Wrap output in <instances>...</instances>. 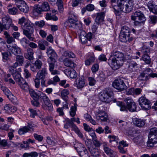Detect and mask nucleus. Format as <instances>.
Returning a JSON list of instances; mask_svg holds the SVG:
<instances>
[{"mask_svg":"<svg viewBox=\"0 0 157 157\" xmlns=\"http://www.w3.org/2000/svg\"><path fill=\"white\" fill-rule=\"evenodd\" d=\"M112 54L108 59V63L113 69L116 70L123 65L125 61V58L123 53L116 50H114Z\"/></svg>","mask_w":157,"mask_h":157,"instance_id":"nucleus-1","label":"nucleus"},{"mask_svg":"<svg viewBox=\"0 0 157 157\" xmlns=\"http://www.w3.org/2000/svg\"><path fill=\"white\" fill-rule=\"evenodd\" d=\"M25 19L22 17L19 19L18 24L21 25L23 30V33L31 41H34V38L33 37L34 32V25L29 21L25 22Z\"/></svg>","mask_w":157,"mask_h":157,"instance_id":"nucleus-2","label":"nucleus"},{"mask_svg":"<svg viewBox=\"0 0 157 157\" xmlns=\"http://www.w3.org/2000/svg\"><path fill=\"white\" fill-rule=\"evenodd\" d=\"M134 0H111V6L115 11H117L116 7L125 13H129L131 10Z\"/></svg>","mask_w":157,"mask_h":157,"instance_id":"nucleus-3","label":"nucleus"},{"mask_svg":"<svg viewBox=\"0 0 157 157\" xmlns=\"http://www.w3.org/2000/svg\"><path fill=\"white\" fill-rule=\"evenodd\" d=\"M131 19L134 21L135 25L139 26L143 25L146 19L144 14L139 10L136 11L134 15L131 16Z\"/></svg>","mask_w":157,"mask_h":157,"instance_id":"nucleus-4","label":"nucleus"},{"mask_svg":"<svg viewBox=\"0 0 157 157\" xmlns=\"http://www.w3.org/2000/svg\"><path fill=\"white\" fill-rule=\"evenodd\" d=\"M14 80L17 82L23 90L27 91L29 89V86L27 83L21 77L20 74L17 71L13 75Z\"/></svg>","mask_w":157,"mask_h":157,"instance_id":"nucleus-5","label":"nucleus"},{"mask_svg":"<svg viewBox=\"0 0 157 157\" xmlns=\"http://www.w3.org/2000/svg\"><path fill=\"white\" fill-rule=\"evenodd\" d=\"M113 93L111 89H106L100 92L99 95V98L101 101L108 103L112 101L111 97Z\"/></svg>","mask_w":157,"mask_h":157,"instance_id":"nucleus-6","label":"nucleus"},{"mask_svg":"<svg viewBox=\"0 0 157 157\" xmlns=\"http://www.w3.org/2000/svg\"><path fill=\"white\" fill-rule=\"evenodd\" d=\"M78 33H79V38L82 43H85L87 40H90L92 38V34L89 32L86 34V32L82 29H79Z\"/></svg>","mask_w":157,"mask_h":157,"instance_id":"nucleus-7","label":"nucleus"},{"mask_svg":"<svg viewBox=\"0 0 157 157\" xmlns=\"http://www.w3.org/2000/svg\"><path fill=\"white\" fill-rule=\"evenodd\" d=\"M112 85L115 88L120 91L125 90L127 88V86L123 80L121 79L115 80L113 83Z\"/></svg>","mask_w":157,"mask_h":157,"instance_id":"nucleus-8","label":"nucleus"},{"mask_svg":"<svg viewBox=\"0 0 157 157\" xmlns=\"http://www.w3.org/2000/svg\"><path fill=\"white\" fill-rule=\"evenodd\" d=\"M138 101L139 105L143 109L147 110L151 109V103L145 97H141L139 98Z\"/></svg>","mask_w":157,"mask_h":157,"instance_id":"nucleus-9","label":"nucleus"},{"mask_svg":"<svg viewBox=\"0 0 157 157\" xmlns=\"http://www.w3.org/2000/svg\"><path fill=\"white\" fill-rule=\"evenodd\" d=\"M16 5L21 11L26 13L29 10V8L25 2L21 0H16Z\"/></svg>","mask_w":157,"mask_h":157,"instance_id":"nucleus-10","label":"nucleus"},{"mask_svg":"<svg viewBox=\"0 0 157 157\" xmlns=\"http://www.w3.org/2000/svg\"><path fill=\"white\" fill-rule=\"evenodd\" d=\"M129 28L126 26H124L122 29V32L120 36V37L121 41L123 42H126L129 39Z\"/></svg>","mask_w":157,"mask_h":157,"instance_id":"nucleus-11","label":"nucleus"},{"mask_svg":"<svg viewBox=\"0 0 157 157\" xmlns=\"http://www.w3.org/2000/svg\"><path fill=\"white\" fill-rule=\"evenodd\" d=\"M124 101L126 103L128 110L131 112H134L136 110V105L132 98H126Z\"/></svg>","mask_w":157,"mask_h":157,"instance_id":"nucleus-12","label":"nucleus"},{"mask_svg":"<svg viewBox=\"0 0 157 157\" xmlns=\"http://www.w3.org/2000/svg\"><path fill=\"white\" fill-rule=\"evenodd\" d=\"M68 26L77 29H81L82 25L76 19L74 20L72 18L70 19L68 22Z\"/></svg>","mask_w":157,"mask_h":157,"instance_id":"nucleus-13","label":"nucleus"},{"mask_svg":"<svg viewBox=\"0 0 157 157\" xmlns=\"http://www.w3.org/2000/svg\"><path fill=\"white\" fill-rule=\"evenodd\" d=\"M46 53L49 57L48 59L52 60L53 61L55 59V58L57 56V55L54 50L50 46L47 48Z\"/></svg>","mask_w":157,"mask_h":157,"instance_id":"nucleus-14","label":"nucleus"},{"mask_svg":"<svg viewBox=\"0 0 157 157\" xmlns=\"http://www.w3.org/2000/svg\"><path fill=\"white\" fill-rule=\"evenodd\" d=\"M2 21L4 29L9 30L12 26V20L9 17H5L2 18Z\"/></svg>","mask_w":157,"mask_h":157,"instance_id":"nucleus-15","label":"nucleus"},{"mask_svg":"<svg viewBox=\"0 0 157 157\" xmlns=\"http://www.w3.org/2000/svg\"><path fill=\"white\" fill-rule=\"evenodd\" d=\"M147 5L151 12L154 14H157V5L155 4L153 0L149 1Z\"/></svg>","mask_w":157,"mask_h":157,"instance_id":"nucleus-16","label":"nucleus"},{"mask_svg":"<svg viewBox=\"0 0 157 157\" xmlns=\"http://www.w3.org/2000/svg\"><path fill=\"white\" fill-rule=\"evenodd\" d=\"M9 52L13 54L16 56L18 55L21 53L20 48L16 44L10 46L8 48Z\"/></svg>","mask_w":157,"mask_h":157,"instance_id":"nucleus-17","label":"nucleus"},{"mask_svg":"<svg viewBox=\"0 0 157 157\" xmlns=\"http://www.w3.org/2000/svg\"><path fill=\"white\" fill-rule=\"evenodd\" d=\"M98 120H100L102 121H106L108 119V115L107 113L103 111L99 110L96 115Z\"/></svg>","mask_w":157,"mask_h":157,"instance_id":"nucleus-18","label":"nucleus"},{"mask_svg":"<svg viewBox=\"0 0 157 157\" xmlns=\"http://www.w3.org/2000/svg\"><path fill=\"white\" fill-rule=\"evenodd\" d=\"M47 74L48 72L46 68H43L38 71L36 77L38 78L40 80H43L45 79Z\"/></svg>","mask_w":157,"mask_h":157,"instance_id":"nucleus-19","label":"nucleus"},{"mask_svg":"<svg viewBox=\"0 0 157 157\" xmlns=\"http://www.w3.org/2000/svg\"><path fill=\"white\" fill-rule=\"evenodd\" d=\"M33 54V50L29 48L27 49V52L24 54V56L26 59L31 61L34 59Z\"/></svg>","mask_w":157,"mask_h":157,"instance_id":"nucleus-20","label":"nucleus"},{"mask_svg":"<svg viewBox=\"0 0 157 157\" xmlns=\"http://www.w3.org/2000/svg\"><path fill=\"white\" fill-rule=\"evenodd\" d=\"M75 82L77 87L78 89H81L85 85V80L82 78H77Z\"/></svg>","mask_w":157,"mask_h":157,"instance_id":"nucleus-21","label":"nucleus"},{"mask_svg":"<svg viewBox=\"0 0 157 157\" xmlns=\"http://www.w3.org/2000/svg\"><path fill=\"white\" fill-rule=\"evenodd\" d=\"M133 122L134 125L139 127H142L145 124V122L144 120L137 118H134Z\"/></svg>","mask_w":157,"mask_h":157,"instance_id":"nucleus-22","label":"nucleus"},{"mask_svg":"<svg viewBox=\"0 0 157 157\" xmlns=\"http://www.w3.org/2000/svg\"><path fill=\"white\" fill-rule=\"evenodd\" d=\"M63 62L64 65L67 67L74 68L76 66V64L73 61L68 58L64 59Z\"/></svg>","mask_w":157,"mask_h":157,"instance_id":"nucleus-23","label":"nucleus"},{"mask_svg":"<svg viewBox=\"0 0 157 157\" xmlns=\"http://www.w3.org/2000/svg\"><path fill=\"white\" fill-rule=\"evenodd\" d=\"M3 34L5 36V38L6 39V42L7 44H11L15 42V40L13 37L10 36V34L7 32L4 31Z\"/></svg>","mask_w":157,"mask_h":157,"instance_id":"nucleus-24","label":"nucleus"},{"mask_svg":"<svg viewBox=\"0 0 157 157\" xmlns=\"http://www.w3.org/2000/svg\"><path fill=\"white\" fill-rule=\"evenodd\" d=\"M104 16L105 13L103 12L98 13L95 19V22L99 24L102 22L104 21Z\"/></svg>","mask_w":157,"mask_h":157,"instance_id":"nucleus-25","label":"nucleus"},{"mask_svg":"<svg viewBox=\"0 0 157 157\" xmlns=\"http://www.w3.org/2000/svg\"><path fill=\"white\" fill-rule=\"evenodd\" d=\"M157 143V138H148L147 142V146L150 148L153 147Z\"/></svg>","mask_w":157,"mask_h":157,"instance_id":"nucleus-26","label":"nucleus"},{"mask_svg":"<svg viewBox=\"0 0 157 157\" xmlns=\"http://www.w3.org/2000/svg\"><path fill=\"white\" fill-rule=\"evenodd\" d=\"M48 43L46 41L40 40L38 42V46L41 50H44L46 49L45 45L48 46Z\"/></svg>","mask_w":157,"mask_h":157,"instance_id":"nucleus-27","label":"nucleus"},{"mask_svg":"<svg viewBox=\"0 0 157 157\" xmlns=\"http://www.w3.org/2000/svg\"><path fill=\"white\" fill-rule=\"evenodd\" d=\"M69 93L68 90L66 89H63L61 92V97L65 101H67L68 100L67 95Z\"/></svg>","mask_w":157,"mask_h":157,"instance_id":"nucleus-28","label":"nucleus"},{"mask_svg":"<svg viewBox=\"0 0 157 157\" xmlns=\"http://www.w3.org/2000/svg\"><path fill=\"white\" fill-rule=\"evenodd\" d=\"M148 137H157V128H151L148 135Z\"/></svg>","mask_w":157,"mask_h":157,"instance_id":"nucleus-29","label":"nucleus"},{"mask_svg":"<svg viewBox=\"0 0 157 157\" xmlns=\"http://www.w3.org/2000/svg\"><path fill=\"white\" fill-rule=\"evenodd\" d=\"M41 6L43 11H48L50 10V6L47 2H44L42 3Z\"/></svg>","mask_w":157,"mask_h":157,"instance_id":"nucleus-30","label":"nucleus"},{"mask_svg":"<svg viewBox=\"0 0 157 157\" xmlns=\"http://www.w3.org/2000/svg\"><path fill=\"white\" fill-rule=\"evenodd\" d=\"M16 62L18 64V66H22L24 62V57L22 56L17 55L16 58Z\"/></svg>","mask_w":157,"mask_h":157,"instance_id":"nucleus-31","label":"nucleus"},{"mask_svg":"<svg viewBox=\"0 0 157 157\" xmlns=\"http://www.w3.org/2000/svg\"><path fill=\"white\" fill-rule=\"evenodd\" d=\"M29 93L31 96L34 100H38L40 96L33 90H29Z\"/></svg>","mask_w":157,"mask_h":157,"instance_id":"nucleus-32","label":"nucleus"},{"mask_svg":"<svg viewBox=\"0 0 157 157\" xmlns=\"http://www.w3.org/2000/svg\"><path fill=\"white\" fill-rule=\"evenodd\" d=\"M18 66V64L17 63H15L9 67V68L10 72L13 75L17 71L16 67Z\"/></svg>","mask_w":157,"mask_h":157,"instance_id":"nucleus-33","label":"nucleus"},{"mask_svg":"<svg viewBox=\"0 0 157 157\" xmlns=\"http://www.w3.org/2000/svg\"><path fill=\"white\" fill-rule=\"evenodd\" d=\"M117 104L120 107V110L121 111H127L128 110L127 106H126L124 103L118 101L117 102Z\"/></svg>","mask_w":157,"mask_h":157,"instance_id":"nucleus-34","label":"nucleus"},{"mask_svg":"<svg viewBox=\"0 0 157 157\" xmlns=\"http://www.w3.org/2000/svg\"><path fill=\"white\" fill-rule=\"evenodd\" d=\"M88 149L92 156H93L98 155L99 153H100L98 151V149L96 148H93L92 147H90Z\"/></svg>","mask_w":157,"mask_h":157,"instance_id":"nucleus-35","label":"nucleus"},{"mask_svg":"<svg viewBox=\"0 0 157 157\" xmlns=\"http://www.w3.org/2000/svg\"><path fill=\"white\" fill-rule=\"evenodd\" d=\"M77 110V104H75L73 106H72L70 111V114L72 117H74L76 114Z\"/></svg>","mask_w":157,"mask_h":157,"instance_id":"nucleus-36","label":"nucleus"},{"mask_svg":"<svg viewBox=\"0 0 157 157\" xmlns=\"http://www.w3.org/2000/svg\"><path fill=\"white\" fill-rule=\"evenodd\" d=\"M9 100L14 104H18V101L16 97L14 96L12 93L7 97Z\"/></svg>","mask_w":157,"mask_h":157,"instance_id":"nucleus-37","label":"nucleus"},{"mask_svg":"<svg viewBox=\"0 0 157 157\" xmlns=\"http://www.w3.org/2000/svg\"><path fill=\"white\" fill-rule=\"evenodd\" d=\"M151 71V69L150 68H146L144 71L143 73L141 74L140 76V77L143 78L141 79L142 80H146V77H147V75H146L147 72H150Z\"/></svg>","mask_w":157,"mask_h":157,"instance_id":"nucleus-38","label":"nucleus"},{"mask_svg":"<svg viewBox=\"0 0 157 157\" xmlns=\"http://www.w3.org/2000/svg\"><path fill=\"white\" fill-rule=\"evenodd\" d=\"M92 142L94 145L96 147H99L101 145L102 142L96 139V138H93Z\"/></svg>","mask_w":157,"mask_h":157,"instance_id":"nucleus-39","label":"nucleus"},{"mask_svg":"<svg viewBox=\"0 0 157 157\" xmlns=\"http://www.w3.org/2000/svg\"><path fill=\"white\" fill-rule=\"evenodd\" d=\"M141 59L147 64L150 63L151 62L150 58L149 56L147 54H144Z\"/></svg>","mask_w":157,"mask_h":157,"instance_id":"nucleus-40","label":"nucleus"},{"mask_svg":"<svg viewBox=\"0 0 157 157\" xmlns=\"http://www.w3.org/2000/svg\"><path fill=\"white\" fill-rule=\"evenodd\" d=\"M64 55L66 57L71 58H74L75 57V54L71 51H66L63 53Z\"/></svg>","mask_w":157,"mask_h":157,"instance_id":"nucleus-41","label":"nucleus"},{"mask_svg":"<svg viewBox=\"0 0 157 157\" xmlns=\"http://www.w3.org/2000/svg\"><path fill=\"white\" fill-rule=\"evenodd\" d=\"M94 58L92 56H91L89 59L86 60L85 61V64L86 66H89L93 63L94 61Z\"/></svg>","mask_w":157,"mask_h":157,"instance_id":"nucleus-42","label":"nucleus"},{"mask_svg":"<svg viewBox=\"0 0 157 157\" xmlns=\"http://www.w3.org/2000/svg\"><path fill=\"white\" fill-rule=\"evenodd\" d=\"M2 54L3 59L6 61L9 60L10 59L9 56H12L11 53L9 52V53L8 52H2Z\"/></svg>","mask_w":157,"mask_h":157,"instance_id":"nucleus-43","label":"nucleus"},{"mask_svg":"<svg viewBox=\"0 0 157 157\" xmlns=\"http://www.w3.org/2000/svg\"><path fill=\"white\" fill-rule=\"evenodd\" d=\"M137 64L136 62L133 61H131L129 63L128 66V69L130 71H133V68L136 67Z\"/></svg>","mask_w":157,"mask_h":157,"instance_id":"nucleus-44","label":"nucleus"},{"mask_svg":"<svg viewBox=\"0 0 157 157\" xmlns=\"http://www.w3.org/2000/svg\"><path fill=\"white\" fill-rule=\"evenodd\" d=\"M28 129L26 126H24L20 128L18 131V133L20 135H22L25 134L26 133L29 132Z\"/></svg>","mask_w":157,"mask_h":157,"instance_id":"nucleus-45","label":"nucleus"},{"mask_svg":"<svg viewBox=\"0 0 157 157\" xmlns=\"http://www.w3.org/2000/svg\"><path fill=\"white\" fill-rule=\"evenodd\" d=\"M56 62V59H54V61H52V60L48 59V63L49 64V70L50 71L53 70L54 69L55 66V63Z\"/></svg>","mask_w":157,"mask_h":157,"instance_id":"nucleus-46","label":"nucleus"},{"mask_svg":"<svg viewBox=\"0 0 157 157\" xmlns=\"http://www.w3.org/2000/svg\"><path fill=\"white\" fill-rule=\"evenodd\" d=\"M149 22L150 23L155 24L157 22V17L155 15H151L149 17Z\"/></svg>","mask_w":157,"mask_h":157,"instance_id":"nucleus-47","label":"nucleus"},{"mask_svg":"<svg viewBox=\"0 0 157 157\" xmlns=\"http://www.w3.org/2000/svg\"><path fill=\"white\" fill-rule=\"evenodd\" d=\"M40 97L43 100L44 104L50 101L46 95L43 93L40 94Z\"/></svg>","mask_w":157,"mask_h":157,"instance_id":"nucleus-48","label":"nucleus"},{"mask_svg":"<svg viewBox=\"0 0 157 157\" xmlns=\"http://www.w3.org/2000/svg\"><path fill=\"white\" fill-rule=\"evenodd\" d=\"M1 89L7 97L11 93V92L5 86H1Z\"/></svg>","mask_w":157,"mask_h":157,"instance_id":"nucleus-49","label":"nucleus"},{"mask_svg":"<svg viewBox=\"0 0 157 157\" xmlns=\"http://www.w3.org/2000/svg\"><path fill=\"white\" fill-rule=\"evenodd\" d=\"M42 65V63L41 61L39 60H36L34 64V65H35V67H36L38 70L40 69Z\"/></svg>","mask_w":157,"mask_h":157,"instance_id":"nucleus-50","label":"nucleus"},{"mask_svg":"<svg viewBox=\"0 0 157 157\" xmlns=\"http://www.w3.org/2000/svg\"><path fill=\"white\" fill-rule=\"evenodd\" d=\"M69 74L71 78H74L77 76V74L76 71L74 69L70 70L69 72Z\"/></svg>","mask_w":157,"mask_h":157,"instance_id":"nucleus-51","label":"nucleus"},{"mask_svg":"<svg viewBox=\"0 0 157 157\" xmlns=\"http://www.w3.org/2000/svg\"><path fill=\"white\" fill-rule=\"evenodd\" d=\"M48 2L51 4H57L58 5H61L62 1V0H48Z\"/></svg>","mask_w":157,"mask_h":157,"instance_id":"nucleus-52","label":"nucleus"},{"mask_svg":"<svg viewBox=\"0 0 157 157\" xmlns=\"http://www.w3.org/2000/svg\"><path fill=\"white\" fill-rule=\"evenodd\" d=\"M18 10L16 8H10L8 10V12L11 14L15 15L17 13Z\"/></svg>","mask_w":157,"mask_h":157,"instance_id":"nucleus-53","label":"nucleus"},{"mask_svg":"<svg viewBox=\"0 0 157 157\" xmlns=\"http://www.w3.org/2000/svg\"><path fill=\"white\" fill-rule=\"evenodd\" d=\"M29 111L30 112V117L33 118H34L37 115L36 110L32 109L29 108Z\"/></svg>","mask_w":157,"mask_h":157,"instance_id":"nucleus-54","label":"nucleus"},{"mask_svg":"<svg viewBox=\"0 0 157 157\" xmlns=\"http://www.w3.org/2000/svg\"><path fill=\"white\" fill-rule=\"evenodd\" d=\"M88 80L89 85L93 86L95 85L96 83V81L94 78L90 77L88 78Z\"/></svg>","mask_w":157,"mask_h":157,"instance_id":"nucleus-55","label":"nucleus"},{"mask_svg":"<svg viewBox=\"0 0 157 157\" xmlns=\"http://www.w3.org/2000/svg\"><path fill=\"white\" fill-rule=\"evenodd\" d=\"M45 104L47 107L46 109H47L48 111H51L53 110V106L52 104L50 102V101H48L45 103Z\"/></svg>","mask_w":157,"mask_h":157,"instance_id":"nucleus-56","label":"nucleus"},{"mask_svg":"<svg viewBox=\"0 0 157 157\" xmlns=\"http://www.w3.org/2000/svg\"><path fill=\"white\" fill-rule=\"evenodd\" d=\"M45 104L47 107L46 109H47L48 111H51L53 110V106L52 104L50 102V101H48L45 103Z\"/></svg>","mask_w":157,"mask_h":157,"instance_id":"nucleus-57","label":"nucleus"},{"mask_svg":"<svg viewBox=\"0 0 157 157\" xmlns=\"http://www.w3.org/2000/svg\"><path fill=\"white\" fill-rule=\"evenodd\" d=\"M92 140L90 139H87L85 141V143L86 145L88 147V148L90 147H92Z\"/></svg>","mask_w":157,"mask_h":157,"instance_id":"nucleus-58","label":"nucleus"},{"mask_svg":"<svg viewBox=\"0 0 157 157\" xmlns=\"http://www.w3.org/2000/svg\"><path fill=\"white\" fill-rule=\"evenodd\" d=\"M72 129L73 130H74L76 133L78 135V136L81 137H82L83 136L82 134L77 126H75V127L73 128Z\"/></svg>","mask_w":157,"mask_h":157,"instance_id":"nucleus-59","label":"nucleus"},{"mask_svg":"<svg viewBox=\"0 0 157 157\" xmlns=\"http://www.w3.org/2000/svg\"><path fill=\"white\" fill-rule=\"evenodd\" d=\"M99 66L97 64L93 65L91 67L92 71L93 73L96 72L98 70Z\"/></svg>","mask_w":157,"mask_h":157,"instance_id":"nucleus-60","label":"nucleus"},{"mask_svg":"<svg viewBox=\"0 0 157 157\" xmlns=\"http://www.w3.org/2000/svg\"><path fill=\"white\" fill-rule=\"evenodd\" d=\"M67 121L69 122V124L72 125V128L75 127V126H76L73 123L74 121H75V117L71 118L70 119H68Z\"/></svg>","mask_w":157,"mask_h":157,"instance_id":"nucleus-61","label":"nucleus"},{"mask_svg":"<svg viewBox=\"0 0 157 157\" xmlns=\"http://www.w3.org/2000/svg\"><path fill=\"white\" fill-rule=\"evenodd\" d=\"M40 79L36 77L34 79L35 86L36 87L38 88L40 86Z\"/></svg>","mask_w":157,"mask_h":157,"instance_id":"nucleus-62","label":"nucleus"},{"mask_svg":"<svg viewBox=\"0 0 157 157\" xmlns=\"http://www.w3.org/2000/svg\"><path fill=\"white\" fill-rule=\"evenodd\" d=\"M24 75L26 78H28L31 77V74L29 72L28 70L25 69L24 70Z\"/></svg>","mask_w":157,"mask_h":157,"instance_id":"nucleus-63","label":"nucleus"},{"mask_svg":"<svg viewBox=\"0 0 157 157\" xmlns=\"http://www.w3.org/2000/svg\"><path fill=\"white\" fill-rule=\"evenodd\" d=\"M20 42L23 46H24L28 44L29 41L26 38L24 37L21 40Z\"/></svg>","mask_w":157,"mask_h":157,"instance_id":"nucleus-64","label":"nucleus"}]
</instances>
